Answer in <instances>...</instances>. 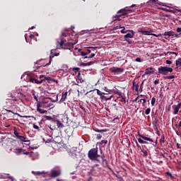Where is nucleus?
Here are the masks:
<instances>
[{
  "instance_id": "4c0bfd02",
  "label": "nucleus",
  "mask_w": 181,
  "mask_h": 181,
  "mask_svg": "<svg viewBox=\"0 0 181 181\" xmlns=\"http://www.w3.org/2000/svg\"><path fill=\"white\" fill-rule=\"evenodd\" d=\"M160 142H162L163 144H165V135L164 134L161 135Z\"/></svg>"
},
{
  "instance_id": "338daca9",
  "label": "nucleus",
  "mask_w": 181,
  "mask_h": 181,
  "mask_svg": "<svg viewBox=\"0 0 181 181\" xmlns=\"http://www.w3.org/2000/svg\"><path fill=\"white\" fill-rule=\"evenodd\" d=\"M43 77H44V78H45V77H46V76H43V75H40V76H39L40 80H42V78H43Z\"/></svg>"
},
{
  "instance_id": "49530a36",
  "label": "nucleus",
  "mask_w": 181,
  "mask_h": 181,
  "mask_svg": "<svg viewBox=\"0 0 181 181\" xmlns=\"http://www.w3.org/2000/svg\"><path fill=\"white\" fill-rule=\"evenodd\" d=\"M90 48H88L87 49L85 50V52L86 53V55L87 54H90V53H91V51L90 49Z\"/></svg>"
},
{
  "instance_id": "1a4fd4ad",
  "label": "nucleus",
  "mask_w": 181,
  "mask_h": 181,
  "mask_svg": "<svg viewBox=\"0 0 181 181\" xmlns=\"http://www.w3.org/2000/svg\"><path fill=\"white\" fill-rule=\"evenodd\" d=\"M94 131L95 132H100V134H95L96 139H101L103 138V135H105L104 132H107V129H95Z\"/></svg>"
},
{
  "instance_id": "a19ab883",
  "label": "nucleus",
  "mask_w": 181,
  "mask_h": 181,
  "mask_svg": "<svg viewBox=\"0 0 181 181\" xmlns=\"http://www.w3.org/2000/svg\"><path fill=\"white\" fill-rule=\"evenodd\" d=\"M165 175H167V176H169L171 179H174L175 177H173V175H172V173L167 172L165 173Z\"/></svg>"
},
{
  "instance_id": "a18cd8bd",
  "label": "nucleus",
  "mask_w": 181,
  "mask_h": 181,
  "mask_svg": "<svg viewBox=\"0 0 181 181\" xmlns=\"http://www.w3.org/2000/svg\"><path fill=\"white\" fill-rule=\"evenodd\" d=\"M52 63V56L49 57V63H47L45 65H44V67L45 66H49V64H51Z\"/></svg>"
},
{
  "instance_id": "f03ea898",
  "label": "nucleus",
  "mask_w": 181,
  "mask_h": 181,
  "mask_svg": "<svg viewBox=\"0 0 181 181\" xmlns=\"http://www.w3.org/2000/svg\"><path fill=\"white\" fill-rule=\"evenodd\" d=\"M59 97L56 96V100H53L52 98H46L42 100L40 103H38V107H42V108H53L54 105L53 103L51 102L47 101V100H51L52 103H56Z\"/></svg>"
},
{
  "instance_id": "0eeeda50",
  "label": "nucleus",
  "mask_w": 181,
  "mask_h": 181,
  "mask_svg": "<svg viewBox=\"0 0 181 181\" xmlns=\"http://www.w3.org/2000/svg\"><path fill=\"white\" fill-rule=\"evenodd\" d=\"M158 70L159 74H162L163 76H168L169 73H172L173 71V69L168 66H160Z\"/></svg>"
},
{
  "instance_id": "09e8293b",
  "label": "nucleus",
  "mask_w": 181,
  "mask_h": 181,
  "mask_svg": "<svg viewBox=\"0 0 181 181\" xmlns=\"http://www.w3.org/2000/svg\"><path fill=\"white\" fill-rule=\"evenodd\" d=\"M129 30H125V28H124L120 32L121 33H128Z\"/></svg>"
},
{
  "instance_id": "0e129e2a",
  "label": "nucleus",
  "mask_w": 181,
  "mask_h": 181,
  "mask_svg": "<svg viewBox=\"0 0 181 181\" xmlns=\"http://www.w3.org/2000/svg\"><path fill=\"white\" fill-rule=\"evenodd\" d=\"M33 98H35V100H36V101H37V97H36V95L35 93H33Z\"/></svg>"
},
{
  "instance_id": "c03bdc74",
  "label": "nucleus",
  "mask_w": 181,
  "mask_h": 181,
  "mask_svg": "<svg viewBox=\"0 0 181 181\" xmlns=\"http://www.w3.org/2000/svg\"><path fill=\"white\" fill-rule=\"evenodd\" d=\"M108 143V141L107 140H102L100 142V145H103V144H105L106 145V144Z\"/></svg>"
},
{
  "instance_id": "cd10ccee",
  "label": "nucleus",
  "mask_w": 181,
  "mask_h": 181,
  "mask_svg": "<svg viewBox=\"0 0 181 181\" xmlns=\"http://www.w3.org/2000/svg\"><path fill=\"white\" fill-rule=\"evenodd\" d=\"M113 94H117V95H119V97H122V93L119 90H112Z\"/></svg>"
},
{
  "instance_id": "6e6d98bb",
  "label": "nucleus",
  "mask_w": 181,
  "mask_h": 181,
  "mask_svg": "<svg viewBox=\"0 0 181 181\" xmlns=\"http://www.w3.org/2000/svg\"><path fill=\"white\" fill-rule=\"evenodd\" d=\"M23 155H29V152L26 151V150H23L22 151Z\"/></svg>"
},
{
  "instance_id": "bb28decb",
  "label": "nucleus",
  "mask_w": 181,
  "mask_h": 181,
  "mask_svg": "<svg viewBox=\"0 0 181 181\" xmlns=\"http://www.w3.org/2000/svg\"><path fill=\"white\" fill-rule=\"evenodd\" d=\"M17 139H19L20 141H21V142H28V141H26V137H25L23 136H18V138H17Z\"/></svg>"
},
{
  "instance_id": "f257e3e1",
  "label": "nucleus",
  "mask_w": 181,
  "mask_h": 181,
  "mask_svg": "<svg viewBox=\"0 0 181 181\" xmlns=\"http://www.w3.org/2000/svg\"><path fill=\"white\" fill-rule=\"evenodd\" d=\"M88 158H89L90 160H95V162L100 163L101 160H100V155L98 154V148L96 147L90 149L88 152Z\"/></svg>"
},
{
  "instance_id": "72a5a7b5",
  "label": "nucleus",
  "mask_w": 181,
  "mask_h": 181,
  "mask_svg": "<svg viewBox=\"0 0 181 181\" xmlns=\"http://www.w3.org/2000/svg\"><path fill=\"white\" fill-rule=\"evenodd\" d=\"M174 114L176 115L179 112V107L177 105H174Z\"/></svg>"
},
{
  "instance_id": "473e14b6",
  "label": "nucleus",
  "mask_w": 181,
  "mask_h": 181,
  "mask_svg": "<svg viewBox=\"0 0 181 181\" xmlns=\"http://www.w3.org/2000/svg\"><path fill=\"white\" fill-rule=\"evenodd\" d=\"M165 56H170L171 54H175V56H177V53L175 52H168L167 53H165Z\"/></svg>"
},
{
  "instance_id": "5fc2aeb1",
  "label": "nucleus",
  "mask_w": 181,
  "mask_h": 181,
  "mask_svg": "<svg viewBox=\"0 0 181 181\" xmlns=\"http://www.w3.org/2000/svg\"><path fill=\"white\" fill-rule=\"evenodd\" d=\"M33 127L34 129H39V126L36 125L35 124H33Z\"/></svg>"
},
{
  "instance_id": "b1692460",
  "label": "nucleus",
  "mask_w": 181,
  "mask_h": 181,
  "mask_svg": "<svg viewBox=\"0 0 181 181\" xmlns=\"http://www.w3.org/2000/svg\"><path fill=\"white\" fill-rule=\"evenodd\" d=\"M31 173L34 175V176H41V175H45V172L40 171H32Z\"/></svg>"
},
{
  "instance_id": "412c9836",
  "label": "nucleus",
  "mask_w": 181,
  "mask_h": 181,
  "mask_svg": "<svg viewBox=\"0 0 181 181\" xmlns=\"http://www.w3.org/2000/svg\"><path fill=\"white\" fill-rule=\"evenodd\" d=\"M76 81L77 83H84L85 81L83 77H81V72L78 73Z\"/></svg>"
},
{
  "instance_id": "a211bd4d",
  "label": "nucleus",
  "mask_w": 181,
  "mask_h": 181,
  "mask_svg": "<svg viewBox=\"0 0 181 181\" xmlns=\"http://www.w3.org/2000/svg\"><path fill=\"white\" fill-rule=\"evenodd\" d=\"M67 94H69L68 92L62 93V98L60 99L59 103H64V101L67 100Z\"/></svg>"
},
{
  "instance_id": "393cba45",
  "label": "nucleus",
  "mask_w": 181,
  "mask_h": 181,
  "mask_svg": "<svg viewBox=\"0 0 181 181\" xmlns=\"http://www.w3.org/2000/svg\"><path fill=\"white\" fill-rule=\"evenodd\" d=\"M133 88L134 90H135V91H138L139 88V85L138 83H136V82L133 81Z\"/></svg>"
},
{
  "instance_id": "6ab92c4d",
  "label": "nucleus",
  "mask_w": 181,
  "mask_h": 181,
  "mask_svg": "<svg viewBox=\"0 0 181 181\" xmlns=\"http://www.w3.org/2000/svg\"><path fill=\"white\" fill-rule=\"evenodd\" d=\"M163 36H167L168 37H173V36H175V32L166 31L164 33Z\"/></svg>"
},
{
  "instance_id": "c85d7f7f",
  "label": "nucleus",
  "mask_w": 181,
  "mask_h": 181,
  "mask_svg": "<svg viewBox=\"0 0 181 181\" xmlns=\"http://www.w3.org/2000/svg\"><path fill=\"white\" fill-rule=\"evenodd\" d=\"M163 78L165 80H172L173 78H175V75L164 76Z\"/></svg>"
},
{
  "instance_id": "680f3d73",
  "label": "nucleus",
  "mask_w": 181,
  "mask_h": 181,
  "mask_svg": "<svg viewBox=\"0 0 181 181\" xmlns=\"http://www.w3.org/2000/svg\"><path fill=\"white\" fill-rule=\"evenodd\" d=\"M165 63L166 64H172V62L170 60H166Z\"/></svg>"
},
{
  "instance_id": "2f4dec72",
  "label": "nucleus",
  "mask_w": 181,
  "mask_h": 181,
  "mask_svg": "<svg viewBox=\"0 0 181 181\" xmlns=\"http://www.w3.org/2000/svg\"><path fill=\"white\" fill-rule=\"evenodd\" d=\"M14 135L16 136L17 139L19 138V136H21V135H19V132H18V130L16 129V128H14Z\"/></svg>"
},
{
  "instance_id": "c9c22d12",
  "label": "nucleus",
  "mask_w": 181,
  "mask_h": 181,
  "mask_svg": "<svg viewBox=\"0 0 181 181\" xmlns=\"http://www.w3.org/2000/svg\"><path fill=\"white\" fill-rule=\"evenodd\" d=\"M6 100H11V101H18V99H16V97L13 96L12 95L10 96V98H7Z\"/></svg>"
},
{
  "instance_id": "f3484780",
  "label": "nucleus",
  "mask_w": 181,
  "mask_h": 181,
  "mask_svg": "<svg viewBox=\"0 0 181 181\" xmlns=\"http://www.w3.org/2000/svg\"><path fill=\"white\" fill-rule=\"evenodd\" d=\"M153 73H155V70L153 69V68L150 67V68H147L145 69V75H148V74H153Z\"/></svg>"
},
{
  "instance_id": "9d476101",
  "label": "nucleus",
  "mask_w": 181,
  "mask_h": 181,
  "mask_svg": "<svg viewBox=\"0 0 181 181\" xmlns=\"http://www.w3.org/2000/svg\"><path fill=\"white\" fill-rule=\"evenodd\" d=\"M62 175V172L60 170H52L50 173V177H59Z\"/></svg>"
},
{
  "instance_id": "69168bd1",
  "label": "nucleus",
  "mask_w": 181,
  "mask_h": 181,
  "mask_svg": "<svg viewBox=\"0 0 181 181\" xmlns=\"http://www.w3.org/2000/svg\"><path fill=\"white\" fill-rule=\"evenodd\" d=\"M154 84H159V79L156 80Z\"/></svg>"
},
{
  "instance_id": "4be33fe9",
  "label": "nucleus",
  "mask_w": 181,
  "mask_h": 181,
  "mask_svg": "<svg viewBox=\"0 0 181 181\" xmlns=\"http://www.w3.org/2000/svg\"><path fill=\"white\" fill-rule=\"evenodd\" d=\"M37 112H40V114H46V112H47V110L42 109V107L38 106V104L37 105Z\"/></svg>"
},
{
  "instance_id": "f704fd0d",
  "label": "nucleus",
  "mask_w": 181,
  "mask_h": 181,
  "mask_svg": "<svg viewBox=\"0 0 181 181\" xmlns=\"http://www.w3.org/2000/svg\"><path fill=\"white\" fill-rule=\"evenodd\" d=\"M176 66L177 67H180L181 66V58H179L177 61H176Z\"/></svg>"
},
{
  "instance_id": "de8ad7c7",
  "label": "nucleus",
  "mask_w": 181,
  "mask_h": 181,
  "mask_svg": "<svg viewBox=\"0 0 181 181\" xmlns=\"http://www.w3.org/2000/svg\"><path fill=\"white\" fill-rule=\"evenodd\" d=\"M135 142H136V145L138 149L141 150L142 148H141V145H139V144H138V141L135 140Z\"/></svg>"
},
{
  "instance_id": "dca6fc26",
  "label": "nucleus",
  "mask_w": 181,
  "mask_h": 181,
  "mask_svg": "<svg viewBox=\"0 0 181 181\" xmlns=\"http://www.w3.org/2000/svg\"><path fill=\"white\" fill-rule=\"evenodd\" d=\"M138 135L140 136V138H142L144 141H148L149 142H153V140L149 137L146 136L144 134H141L139 132H138Z\"/></svg>"
},
{
  "instance_id": "423d86ee",
  "label": "nucleus",
  "mask_w": 181,
  "mask_h": 181,
  "mask_svg": "<svg viewBox=\"0 0 181 181\" xmlns=\"http://www.w3.org/2000/svg\"><path fill=\"white\" fill-rule=\"evenodd\" d=\"M98 166H100L99 164H94L89 172V175H92V176H98L101 172V168Z\"/></svg>"
},
{
  "instance_id": "13d9d810",
  "label": "nucleus",
  "mask_w": 181,
  "mask_h": 181,
  "mask_svg": "<svg viewBox=\"0 0 181 181\" xmlns=\"http://www.w3.org/2000/svg\"><path fill=\"white\" fill-rule=\"evenodd\" d=\"M74 71H77L78 73H81L80 72V68H77V67L76 68H74Z\"/></svg>"
},
{
  "instance_id": "864d4df0",
  "label": "nucleus",
  "mask_w": 181,
  "mask_h": 181,
  "mask_svg": "<svg viewBox=\"0 0 181 181\" xmlns=\"http://www.w3.org/2000/svg\"><path fill=\"white\" fill-rule=\"evenodd\" d=\"M144 88V82H142L141 84L140 89H139L140 93H142V88Z\"/></svg>"
},
{
  "instance_id": "a878e982",
  "label": "nucleus",
  "mask_w": 181,
  "mask_h": 181,
  "mask_svg": "<svg viewBox=\"0 0 181 181\" xmlns=\"http://www.w3.org/2000/svg\"><path fill=\"white\" fill-rule=\"evenodd\" d=\"M53 81V83H55L56 79L52 78V77H45V81Z\"/></svg>"
},
{
  "instance_id": "8fccbe9b",
  "label": "nucleus",
  "mask_w": 181,
  "mask_h": 181,
  "mask_svg": "<svg viewBox=\"0 0 181 181\" xmlns=\"http://www.w3.org/2000/svg\"><path fill=\"white\" fill-rule=\"evenodd\" d=\"M143 102V104H145V103H146V100L145 99H140L138 103H142Z\"/></svg>"
},
{
  "instance_id": "79ce46f5",
  "label": "nucleus",
  "mask_w": 181,
  "mask_h": 181,
  "mask_svg": "<svg viewBox=\"0 0 181 181\" xmlns=\"http://www.w3.org/2000/svg\"><path fill=\"white\" fill-rule=\"evenodd\" d=\"M81 56H82L83 59H84V57H86L87 56V54L85 52H81Z\"/></svg>"
},
{
  "instance_id": "9b49d317",
  "label": "nucleus",
  "mask_w": 181,
  "mask_h": 181,
  "mask_svg": "<svg viewBox=\"0 0 181 181\" xmlns=\"http://www.w3.org/2000/svg\"><path fill=\"white\" fill-rule=\"evenodd\" d=\"M110 70L112 73H114V74H119V73H122V71H124V69L118 67H112Z\"/></svg>"
},
{
  "instance_id": "37998d69",
  "label": "nucleus",
  "mask_w": 181,
  "mask_h": 181,
  "mask_svg": "<svg viewBox=\"0 0 181 181\" xmlns=\"http://www.w3.org/2000/svg\"><path fill=\"white\" fill-rule=\"evenodd\" d=\"M98 95H103L104 93L101 92L100 90L96 89Z\"/></svg>"
},
{
  "instance_id": "4468645a",
  "label": "nucleus",
  "mask_w": 181,
  "mask_h": 181,
  "mask_svg": "<svg viewBox=\"0 0 181 181\" xmlns=\"http://www.w3.org/2000/svg\"><path fill=\"white\" fill-rule=\"evenodd\" d=\"M102 158V165L103 166V168H108L111 172H112V169L111 168H110V165H108V161H107V159H104V158Z\"/></svg>"
},
{
  "instance_id": "7ed1b4c3",
  "label": "nucleus",
  "mask_w": 181,
  "mask_h": 181,
  "mask_svg": "<svg viewBox=\"0 0 181 181\" xmlns=\"http://www.w3.org/2000/svg\"><path fill=\"white\" fill-rule=\"evenodd\" d=\"M51 124H49V129L52 131H54V129H62V128H64V124L60 122L59 120L56 119L54 118H51Z\"/></svg>"
},
{
  "instance_id": "e2e57ef3",
  "label": "nucleus",
  "mask_w": 181,
  "mask_h": 181,
  "mask_svg": "<svg viewBox=\"0 0 181 181\" xmlns=\"http://www.w3.org/2000/svg\"><path fill=\"white\" fill-rule=\"evenodd\" d=\"M136 62H138L139 63H141V62H142V61L141 60V58H136Z\"/></svg>"
},
{
  "instance_id": "774afa93",
  "label": "nucleus",
  "mask_w": 181,
  "mask_h": 181,
  "mask_svg": "<svg viewBox=\"0 0 181 181\" xmlns=\"http://www.w3.org/2000/svg\"><path fill=\"white\" fill-rule=\"evenodd\" d=\"M173 37H179V35L175 34V33H174V35L173 36Z\"/></svg>"
},
{
  "instance_id": "052dcab7",
  "label": "nucleus",
  "mask_w": 181,
  "mask_h": 181,
  "mask_svg": "<svg viewBox=\"0 0 181 181\" xmlns=\"http://www.w3.org/2000/svg\"><path fill=\"white\" fill-rule=\"evenodd\" d=\"M176 32H177V33H181V28H177L176 29Z\"/></svg>"
},
{
  "instance_id": "603ef678",
  "label": "nucleus",
  "mask_w": 181,
  "mask_h": 181,
  "mask_svg": "<svg viewBox=\"0 0 181 181\" xmlns=\"http://www.w3.org/2000/svg\"><path fill=\"white\" fill-rule=\"evenodd\" d=\"M86 64H87V66H91V65L94 64V62H86Z\"/></svg>"
},
{
  "instance_id": "5701e85b",
  "label": "nucleus",
  "mask_w": 181,
  "mask_h": 181,
  "mask_svg": "<svg viewBox=\"0 0 181 181\" xmlns=\"http://www.w3.org/2000/svg\"><path fill=\"white\" fill-rule=\"evenodd\" d=\"M23 151V148H15L13 150V153H16V155H22Z\"/></svg>"
},
{
  "instance_id": "39448f33",
  "label": "nucleus",
  "mask_w": 181,
  "mask_h": 181,
  "mask_svg": "<svg viewBox=\"0 0 181 181\" xmlns=\"http://www.w3.org/2000/svg\"><path fill=\"white\" fill-rule=\"evenodd\" d=\"M58 43L61 49H64L65 50H71V49H73L74 47L73 46H74V44L71 42H69L64 39H61V41L60 42L58 41Z\"/></svg>"
},
{
  "instance_id": "58836bf2",
  "label": "nucleus",
  "mask_w": 181,
  "mask_h": 181,
  "mask_svg": "<svg viewBox=\"0 0 181 181\" xmlns=\"http://www.w3.org/2000/svg\"><path fill=\"white\" fill-rule=\"evenodd\" d=\"M156 101V98L155 97L152 98L151 99V105L153 107L155 105V102Z\"/></svg>"
},
{
  "instance_id": "2eb2a0df",
  "label": "nucleus",
  "mask_w": 181,
  "mask_h": 181,
  "mask_svg": "<svg viewBox=\"0 0 181 181\" xmlns=\"http://www.w3.org/2000/svg\"><path fill=\"white\" fill-rule=\"evenodd\" d=\"M0 179H10L11 181H13V177L9 174H1L0 175Z\"/></svg>"
},
{
  "instance_id": "bf43d9fd",
  "label": "nucleus",
  "mask_w": 181,
  "mask_h": 181,
  "mask_svg": "<svg viewBox=\"0 0 181 181\" xmlns=\"http://www.w3.org/2000/svg\"><path fill=\"white\" fill-rule=\"evenodd\" d=\"M62 36H64V37H67L69 33H62Z\"/></svg>"
},
{
  "instance_id": "3c124183",
  "label": "nucleus",
  "mask_w": 181,
  "mask_h": 181,
  "mask_svg": "<svg viewBox=\"0 0 181 181\" xmlns=\"http://www.w3.org/2000/svg\"><path fill=\"white\" fill-rule=\"evenodd\" d=\"M88 49H93L94 50H97V49H100L99 47H88Z\"/></svg>"
},
{
  "instance_id": "ea45409f",
  "label": "nucleus",
  "mask_w": 181,
  "mask_h": 181,
  "mask_svg": "<svg viewBox=\"0 0 181 181\" xmlns=\"http://www.w3.org/2000/svg\"><path fill=\"white\" fill-rule=\"evenodd\" d=\"M145 114H146V115H149V114H151V108H147L145 110Z\"/></svg>"
},
{
  "instance_id": "4d7b16f0",
  "label": "nucleus",
  "mask_w": 181,
  "mask_h": 181,
  "mask_svg": "<svg viewBox=\"0 0 181 181\" xmlns=\"http://www.w3.org/2000/svg\"><path fill=\"white\" fill-rule=\"evenodd\" d=\"M122 28L124 29V28H125V27H121V25H119V27L117 26V27H115V28L113 29V30H117V29H122Z\"/></svg>"
},
{
  "instance_id": "20e7f679",
  "label": "nucleus",
  "mask_w": 181,
  "mask_h": 181,
  "mask_svg": "<svg viewBox=\"0 0 181 181\" xmlns=\"http://www.w3.org/2000/svg\"><path fill=\"white\" fill-rule=\"evenodd\" d=\"M131 12H134V11H132V9L127 10L125 8H122L119 10L117 11V13H121V14L113 16L112 17L113 21L115 22V21H121V18H122V16H125Z\"/></svg>"
},
{
  "instance_id": "f8f14e48",
  "label": "nucleus",
  "mask_w": 181,
  "mask_h": 181,
  "mask_svg": "<svg viewBox=\"0 0 181 181\" xmlns=\"http://www.w3.org/2000/svg\"><path fill=\"white\" fill-rule=\"evenodd\" d=\"M130 33H127L126 35H124V39H132V37H134V36H135V32H134V30H129V31Z\"/></svg>"
},
{
  "instance_id": "7c9ffc66",
  "label": "nucleus",
  "mask_w": 181,
  "mask_h": 181,
  "mask_svg": "<svg viewBox=\"0 0 181 181\" xmlns=\"http://www.w3.org/2000/svg\"><path fill=\"white\" fill-rule=\"evenodd\" d=\"M138 141H139V144H145L146 145H149V143H148V141H144L141 138H139Z\"/></svg>"
},
{
  "instance_id": "e433bc0d",
  "label": "nucleus",
  "mask_w": 181,
  "mask_h": 181,
  "mask_svg": "<svg viewBox=\"0 0 181 181\" xmlns=\"http://www.w3.org/2000/svg\"><path fill=\"white\" fill-rule=\"evenodd\" d=\"M95 56V53H92L89 56L84 57V59H93V57H94Z\"/></svg>"
},
{
  "instance_id": "ddd939ff",
  "label": "nucleus",
  "mask_w": 181,
  "mask_h": 181,
  "mask_svg": "<svg viewBox=\"0 0 181 181\" xmlns=\"http://www.w3.org/2000/svg\"><path fill=\"white\" fill-rule=\"evenodd\" d=\"M139 32L140 33H142V35H145V36H155L156 37H158V35H156V34H151V31L141 30Z\"/></svg>"
},
{
  "instance_id": "6e6552de",
  "label": "nucleus",
  "mask_w": 181,
  "mask_h": 181,
  "mask_svg": "<svg viewBox=\"0 0 181 181\" xmlns=\"http://www.w3.org/2000/svg\"><path fill=\"white\" fill-rule=\"evenodd\" d=\"M28 81L33 84H42L45 82V79H37L35 76H30L28 77Z\"/></svg>"
},
{
  "instance_id": "c756f323",
  "label": "nucleus",
  "mask_w": 181,
  "mask_h": 181,
  "mask_svg": "<svg viewBox=\"0 0 181 181\" xmlns=\"http://www.w3.org/2000/svg\"><path fill=\"white\" fill-rule=\"evenodd\" d=\"M141 152H142V153H143L142 156H144V157L148 156V151H146V150L142 148V149L141 150Z\"/></svg>"
},
{
  "instance_id": "aec40b11",
  "label": "nucleus",
  "mask_w": 181,
  "mask_h": 181,
  "mask_svg": "<svg viewBox=\"0 0 181 181\" xmlns=\"http://www.w3.org/2000/svg\"><path fill=\"white\" fill-rule=\"evenodd\" d=\"M6 111H7V112H11V114H13L14 115H18V117H20L21 118H30V116H22L21 115H19L18 113H15L12 110H6Z\"/></svg>"
}]
</instances>
